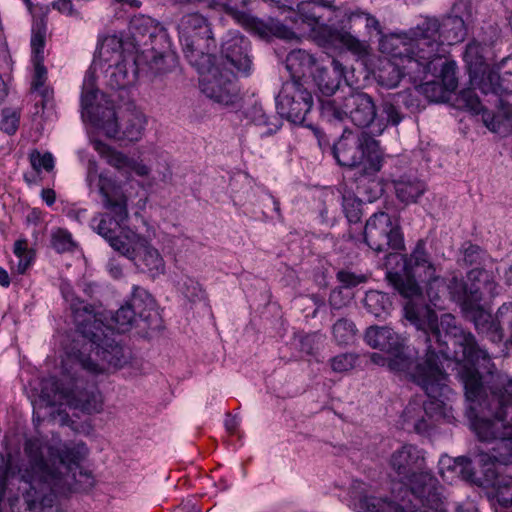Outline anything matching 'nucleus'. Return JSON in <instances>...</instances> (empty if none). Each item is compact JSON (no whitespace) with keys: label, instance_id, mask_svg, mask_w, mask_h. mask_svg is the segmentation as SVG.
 Here are the masks:
<instances>
[{"label":"nucleus","instance_id":"obj_1","mask_svg":"<svg viewBox=\"0 0 512 512\" xmlns=\"http://www.w3.org/2000/svg\"><path fill=\"white\" fill-rule=\"evenodd\" d=\"M415 327L418 332L416 354H423L417 359L406 352L405 338L389 327H369L365 341L372 348L393 355L388 361L390 370L404 373L430 398L423 405L409 403L403 412L404 422L412 425L415 432L423 434L433 426L434 414L441 413L442 401L438 398L447 389V375L440 358L449 357V345L454 346V357L466 361L465 365H479L489 371L492 364L488 352L478 345L475 336L459 327L451 314L442 315L440 325Z\"/></svg>","mask_w":512,"mask_h":512},{"label":"nucleus","instance_id":"obj_2","mask_svg":"<svg viewBox=\"0 0 512 512\" xmlns=\"http://www.w3.org/2000/svg\"><path fill=\"white\" fill-rule=\"evenodd\" d=\"M84 444L49 445L38 438L27 439L28 457L21 479L28 486L23 501L28 512H67L57 507V495L93 487L94 478L80 467L85 456Z\"/></svg>","mask_w":512,"mask_h":512},{"label":"nucleus","instance_id":"obj_3","mask_svg":"<svg viewBox=\"0 0 512 512\" xmlns=\"http://www.w3.org/2000/svg\"><path fill=\"white\" fill-rule=\"evenodd\" d=\"M484 369L491 376L484 387L479 365H463L459 377L469 402L467 416L471 427L481 441H495L491 453H480L477 462L485 467L502 471L512 462V379L504 375H492V369Z\"/></svg>","mask_w":512,"mask_h":512},{"label":"nucleus","instance_id":"obj_4","mask_svg":"<svg viewBox=\"0 0 512 512\" xmlns=\"http://www.w3.org/2000/svg\"><path fill=\"white\" fill-rule=\"evenodd\" d=\"M391 468L402 479L408 481L412 499H402L401 503L388 499L369 498L367 509L370 512H448L442 486L431 472L426 470L425 455L422 449L412 444L403 445L394 451L390 458Z\"/></svg>","mask_w":512,"mask_h":512},{"label":"nucleus","instance_id":"obj_5","mask_svg":"<svg viewBox=\"0 0 512 512\" xmlns=\"http://www.w3.org/2000/svg\"><path fill=\"white\" fill-rule=\"evenodd\" d=\"M70 308L79 333L87 342L81 349L67 353L65 362L71 369H82L98 375L108 368H119L125 362L123 348L104 330V323L95 306L79 298L72 300Z\"/></svg>","mask_w":512,"mask_h":512},{"label":"nucleus","instance_id":"obj_6","mask_svg":"<svg viewBox=\"0 0 512 512\" xmlns=\"http://www.w3.org/2000/svg\"><path fill=\"white\" fill-rule=\"evenodd\" d=\"M425 34L419 44H425L427 49H418L408 35L391 34L380 38L379 50L389 56L378 71L377 82L380 86L393 89L396 88L404 76H408L414 83L423 81L427 73L437 71V65L431 61V57L437 55V43Z\"/></svg>","mask_w":512,"mask_h":512},{"label":"nucleus","instance_id":"obj_7","mask_svg":"<svg viewBox=\"0 0 512 512\" xmlns=\"http://www.w3.org/2000/svg\"><path fill=\"white\" fill-rule=\"evenodd\" d=\"M402 272H388L387 278L401 296L406 299L404 316L414 326L440 325L436 312L424 302L420 283H427L436 273L425 250L419 241L409 257L403 259Z\"/></svg>","mask_w":512,"mask_h":512},{"label":"nucleus","instance_id":"obj_8","mask_svg":"<svg viewBox=\"0 0 512 512\" xmlns=\"http://www.w3.org/2000/svg\"><path fill=\"white\" fill-rule=\"evenodd\" d=\"M98 189L104 207L113 216L104 214L99 219L95 229L105 238L110 246L119 253H128V244L132 232L118 234L121 224L128 218L127 196L122 188L111 178L99 175Z\"/></svg>","mask_w":512,"mask_h":512},{"label":"nucleus","instance_id":"obj_9","mask_svg":"<svg viewBox=\"0 0 512 512\" xmlns=\"http://www.w3.org/2000/svg\"><path fill=\"white\" fill-rule=\"evenodd\" d=\"M65 378H49L42 382L41 396L51 406L66 404L84 413H97L102 409L100 393L92 388L80 389L76 376L78 369H71L68 362H63Z\"/></svg>","mask_w":512,"mask_h":512},{"label":"nucleus","instance_id":"obj_10","mask_svg":"<svg viewBox=\"0 0 512 512\" xmlns=\"http://www.w3.org/2000/svg\"><path fill=\"white\" fill-rule=\"evenodd\" d=\"M332 153L339 165L350 168L363 165L366 174H376L382 167L380 143L366 131L345 130L333 145Z\"/></svg>","mask_w":512,"mask_h":512},{"label":"nucleus","instance_id":"obj_11","mask_svg":"<svg viewBox=\"0 0 512 512\" xmlns=\"http://www.w3.org/2000/svg\"><path fill=\"white\" fill-rule=\"evenodd\" d=\"M178 30L189 63L196 69L210 64L216 49V40L208 20L199 13L187 14L181 18Z\"/></svg>","mask_w":512,"mask_h":512},{"label":"nucleus","instance_id":"obj_12","mask_svg":"<svg viewBox=\"0 0 512 512\" xmlns=\"http://www.w3.org/2000/svg\"><path fill=\"white\" fill-rule=\"evenodd\" d=\"M320 110L323 117L329 121L349 120L358 128H368L375 123L377 106L369 94L350 90L349 93L335 99L319 98Z\"/></svg>","mask_w":512,"mask_h":512},{"label":"nucleus","instance_id":"obj_13","mask_svg":"<svg viewBox=\"0 0 512 512\" xmlns=\"http://www.w3.org/2000/svg\"><path fill=\"white\" fill-rule=\"evenodd\" d=\"M427 36H432L433 40L437 43V55L431 57V61L435 64V60L439 59V56H445L447 53L444 45H453L463 41L466 30L465 24L461 17L449 16L445 18L442 23L436 18L426 17L416 27L410 29L408 35L412 38L415 47L418 49V53H422L421 48L427 49L425 44H419L420 39Z\"/></svg>","mask_w":512,"mask_h":512},{"label":"nucleus","instance_id":"obj_14","mask_svg":"<svg viewBox=\"0 0 512 512\" xmlns=\"http://www.w3.org/2000/svg\"><path fill=\"white\" fill-rule=\"evenodd\" d=\"M197 70L201 75L200 89L207 98L224 106L236 102L239 92L236 76L230 68L225 67V63L212 65L211 62Z\"/></svg>","mask_w":512,"mask_h":512},{"label":"nucleus","instance_id":"obj_15","mask_svg":"<svg viewBox=\"0 0 512 512\" xmlns=\"http://www.w3.org/2000/svg\"><path fill=\"white\" fill-rule=\"evenodd\" d=\"M364 239L367 245L376 252H387L389 249L400 250L404 247L403 236L397 223L383 211L374 213L366 222Z\"/></svg>","mask_w":512,"mask_h":512},{"label":"nucleus","instance_id":"obj_16","mask_svg":"<svg viewBox=\"0 0 512 512\" xmlns=\"http://www.w3.org/2000/svg\"><path fill=\"white\" fill-rule=\"evenodd\" d=\"M313 106V97L299 80L286 82L277 97V111L294 124H304Z\"/></svg>","mask_w":512,"mask_h":512},{"label":"nucleus","instance_id":"obj_17","mask_svg":"<svg viewBox=\"0 0 512 512\" xmlns=\"http://www.w3.org/2000/svg\"><path fill=\"white\" fill-rule=\"evenodd\" d=\"M335 11L336 17L341 18L345 34L365 40L368 46L373 37H384L379 20L372 14L357 7H338Z\"/></svg>","mask_w":512,"mask_h":512},{"label":"nucleus","instance_id":"obj_18","mask_svg":"<svg viewBox=\"0 0 512 512\" xmlns=\"http://www.w3.org/2000/svg\"><path fill=\"white\" fill-rule=\"evenodd\" d=\"M129 252L120 253L133 261L139 271L148 273L155 278L165 272V262L159 251L154 248L144 237L131 233Z\"/></svg>","mask_w":512,"mask_h":512},{"label":"nucleus","instance_id":"obj_19","mask_svg":"<svg viewBox=\"0 0 512 512\" xmlns=\"http://www.w3.org/2000/svg\"><path fill=\"white\" fill-rule=\"evenodd\" d=\"M97 91L88 85H84L81 95L82 116L97 128L103 130L107 137H116L119 133L118 117L112 107H94Z\"/></svg>","mask_w":512,"mask_h":512},{"label":"nucleus","instance_id":"obj_20","mask_svg":"<svg viewBox=\"0 0 512 512\" xmlns=\"http://www.w3.org/2000/svg\"><path fill=\"white\" fill-rule=\"evenodd\" d=\"M471 311H473V322L476 331L492 343H501L505 335L502 324H508L509 322V316L512 312V303L502 304L494 316L486 312L480 304Z\"/></svg>","mask_w":512,"mask_h":512},{"label":"nucleus","instance_id":"obj_21","mask_svg":"<svg viewBox=\"0 0 512 512\" xmlns=\"http://www.w3.org/2000/svg\"><path fill=\"white\" fill-rule=\"evenodd\" d=\"M315 39L322 45L336 46L342 45L351 53L358 56H365L368 54V45L365 40H360L356 37H351L345 34L343 24L340 23V28H335L330 25H317L312 29Z\"/></svg>","mask_w":512,"mask_h":512},{"label":"nucleus","instance_id":"obj_22","mask_svg":"<svg viewBox=\"0 0 512 512\" xmlns=\"http://www.w3.org/2000/svg\"><path fill=\"white\" fill-rule=\"evenodd\" d=\"M479 90L485 95L497 97L512 93V55L500 61L497 71H484L479 81Z\"/></svg>","mask_w":512,"mask_h":512},{"label":"nucleus","instance_id":"obj_23","mask_svg":"<svg viewBox=\"0 0 512 512\" xmlns=\"http://www.w3.org/2000/svg\"><path fill=\"white\" fill-rule=\"evenodd\" d=\"M93 147L106 160L107 164L117 169L127 179L130 178L132 172L140 177H146L150 173V168L142 161L130 158L100 140L94 141Z\"/></svg>","mask_w":512,"mask_h":512},{"label":"nucleus","instance_id":"obj_24","mask_svg":"<svg viewBox=\"0 0 512 512\" xmlns=\"http://www.w3.org/2000/svg\"><path fill=\"white\" fill-rule=\"evenodd\" d=\"M249 41L236 32L227 34L226 39L221 45V53L225 58V67L231 65L237 71L248 74L251 69L252 61L248 55Z\"/></svg>","mask_w":512,"mask_h":512},{"label":"nucleus","instance_id":"obj_25","mask_svg":"<svg viewBox=\"0 0 512 512\" xmlns=\"http://www.w3.org/2000/svg\"><path fill=\"white\" fill-rule=\"evenodd\" d=\"M458 102L475 114L482 113L485 126L492 132H501V127L504 126L505 122L512 116V107L509 105L504 107L503 114H492L487 111L481 104L474 89L468 88L462 90L458 96Z\"/></svg>","mask_w":512,"mask_h":512},{"label":"nucleus","instance_id":"obj_26","mask_svg":"<svg viewBox=\"0 0 512 512\" xmlns=\"http://www.w3.org/2000/svg\"><path fill=\"white\" fill-rule=\"evenodd\" d=\"M411 96L410 90H403L397 93L388 94L381 102L382 118L375 123V132L380 135L388 125L398 126L404 119L402 105L408 107V100Z\"/></svg>","mask_w":512,"mask_h":512},{"label":"nucleus","instance_id":"obj_27","mask_svg":"<svg viewBox=\"0 0 512 512\" xmlns=\"http://www.w3.org/2000/svg\"><path fill=\"white\" fill-rule=\"evenodd\" d=\"M311 73L322 96L330 99L329 97L338 90L344 77V67L339 61L332 59L329 66H317Z\"/></svg>","mask_w":512,"mask_h":512},{"label":"nucleus","instance_id":"obj_28","mask_svg":"<svg viewBox=\"0 0 512 512\" xmlns=\"http://www.w3.org/2000/svg\"><path fill=\"white\" fill-rule=\"evenodd\" d=\"M147 125L146 115L136 107H127L118 122L119 133L114 139H126L130 142L139 141L144 135Z\"/></svg>","mask_w":512,"mask_h":512},{"label":"nucleus","instance_id":"obj_29","mask_svg":"<svg viewBox=\"0 0 512 512\" xmlns=\"http://www.w3.org/2000/svg\"><path fill=\"white\" fill-rule=\"evenodd\" d=\"M237 23L243 26L246 30L257 34L262 38L274 35L279 38L291 40L296 37L292 30L280 22H275L274 20L264 22L263 20L254 17L249 13H246L243 17H241Z\"/></svg>","mask_w":512,"mask_h":512},{"label":"nucleus","instance_id":"obj_30","mask_svg":"<svg viewBox=\"0 0 512 512\" xmlns=\"http://www.w3.org/2000/svg\"><path fill=\"white\" fill-rule=\"evenodd\" d=\"M447 297L459 303L465 310L474 309L482 300V294L478 287L474 285L469 287L462 278L456 275L447 281Z\"/></svg>","mask_w":512,"mask_h":512},{"label":"nucleus","instance_id":"obj_31","mask_svg":"<svg viewBox=\"0 0 512 512\" xmlns=\"http://www.w3.org/2000/svg\"><path fill=\"white\" fill-rule=\"evenodd\" d=\"M128 304L135 311L138 320L144 323L143 328H150L157 322L159 315L155 308V301L144 288L134 286Z\"/></svg>","mask_w":512,"mask_h":512},{"label":"nucleus","instance_id":"obj_32","mask_svg":"<svg viewBox=\"0 0 512 512\" xmlns=\"http://www.w3.org/2000/svg\"><path fill=\"white\" fill-rule=\"evenodd\" d=\"M397 198L405 204L415 203L426 191L425 183L414 175H403L393 181Z\"/></svg>","mask_w":512,"mask_h":512},{"label":"nucleus","instance_id":"obj_33","mask_svg":"<svg viewBox=\"0 0 512 512\" xmlns=\"http://www.w3.org/2000/svg\"><path fill=\"white\" fill-rule=\"evenodd\" d=\"M503 472L495 467L485 469V486L492 487L496 491V497L501 505H512V478L503 476Z\"/></svg>","mask_w":512,"mask_h":512},{"label":"nucleus","instance_id":"obj_34","mask_svg":"<svg viewBox=\"0 0 512 512\" xmlns=\"http://www.w3.org/2000/svg\"><path fill=\"white\" fill-rule=\"evenodd\" d=\"M483 47L477 42H471L467 45L464 52V61L467 64L471 84L479 89V81L484 71L492 70L486 63L482 55Z\"/></svg>","mask_w":512,"mask_h":512},{"label":"nucleus","instance_id":"obj_35","mask_svg":"<svg viewBox=\"0 0 512 512\" xmlns=\"http://www.w3.org/2000/svg\"><path fill=\"white\" fill-rule=\"evenodd\" d=\"M137 74L136 59L134 57L124 58L112 68L109 84L112 88L124 89L136 81Z\"/></svg>","mask_w":512,"mask_h":512},{"label":"nucleus","instance_id":"obj_36","mask_svg":"<svg viewBox=\"0 0 512 512\" xmlns=\"http://www.w3.org/2000/svg\"><path fill=\"white\" fill-rule=\"evenodd\" d=\"M316 59L305 50H293L286 58V68L289 70L292 80L302 82V77L310 72L315 65Z\"/></svg>","mask_w":512,"mask_h":512},{"label":"nucleus","instance_id":"obj_37","mask_svg":"<svg viewBox=\"0 0 512 512\" xmlns=\"http://www.w3.org/2000/svg\"><path fill=\"white\" fill-rule=\"evenodd\" d=\"M112 325H104V330L109 335H113V330L119 333L129 331L133 325H139L140 321L135 315V311L130 307L128 302L122 305L114 314L111 315Z\"/></svg>","mask_w":512,"mask_h":512},{"label":"nucleus","instance_id":"obj_38","mask_svg":"<svg viewBox=\"0 0 512 512\" xmlns=\"http://www.w3.org/2000/svg\"><path fill=\"white\" fill-rule=\"evenodd\" d=\"M319 8L320 7L313 0L302 1L297 4V10L292 11L290 19L294 23L300 21L312 30L319 24V20L321 19V15L317 12Z\"/></svg>","mask_w":512,"mask_h":512},{"label":"nucleus","instance_id":"obj_39","mask_svg":"<svg viewBox=\"0 0 512 512\" xmlns=\"http://www.w3.org/2000/svg\"><path fill=\"white\" fill-rule=\"evenodd\" d=\"M483 464V478L477 477L472 460L466 456H459L454 459L452 470L457 473L461 478L467 482L476 484L478 486H485V462Z\"/></svg>","mask_w":512,"mask_h":512},{"label":"nucleus","instance_id":"obj_40","mask_svg":"<svg viewBox=\"0 0 512 512\" xmlns=\"http://www.w3.org/2000/svg\"><path fill=\"white\" fill-rule=\"evenodd\" d=\"M364 305L369 313L376 317H382L391 304L386 294L378 291H370L366 293Z\"/></svg>","mask_w":512,"mask_h":512},{"label":"nucleus","instance_id":"obj_41","mask_svg":"<svg viewBox=\"0 0 512 512\" xmlns=\"http://www.w3.org/2000/svg\"><path fill=\"white\" fill-rule=\"evenodd\" d=\"M13 252L19 259L16 272L18 274H25L34 262V251L28 247V242L26 239H19L14 243Z\"/></svg>","mask_w":512,"mask_h":512},{"label":"nucleus","instance_id":"obj_42","mask_svg":"<svg viewBox=\"0 0 512 512\" xmlns=\"http://www.w3.org/2000/svg\"><path fill=\"white\" fill-rule=\"evenodd\" d=\"M426 293L430 302L439 306V302L447 298V281L436 273L426 283Z\"/></svg>","mask_w":512,"mask_h":512},{"label":"nucleus","instance_id":"obj_43","mask_svg":"<svg viewBox=\"0 0 512 512\" xmlns=\"http://www.w3.org/2000/svg\"><path fill=\"white\" fill-rule=\"evenodd\" d=\"M444 56H439V59L435 60L437 65V71L429 72L428 74L439 76L447 91H454L457 88V79L455 78L454 63L443 60Z\"/></svg>","mask_w":512,"mask_h":512},{"label":"nucleus","instance_id":"obj_44","mask_svg":"<svg viewBox=\"0 0 512 512\" xmlns=\"http://www.w3.org/2000/svg\"><path fill=\"white\" fill-rule=\"evenodd\" d=\"M362 201L351 192H344L342 195V207L346 218L351 223H357L361 219Z\"/></svg>","mask_w":512,"mask_h":512},{"label":"nucleus","instance_id":"obj_45","mask_svg":"<svg viewBox=\"0 0 512 512\" xmlns=\"http://www.w3.org/2000/svg\"><path fill=\"white\" fill-rule=\"evenodd\" d=\"M46 37V24L43 20L37 21L32 27L31 49L32 59H38V56H44Z\"/></svg>","mask_w":512,"mask_h":512},{"label":"nucleus","instance_id":"obj_46","mask_svg":"<svg viewBox=\"0 0 512 512\" xmlns=\"http://www.w3.org/2000/svg\"><path fill=\"white\" fill-rule=\"evenodd\" d=\"M356 328L352 321L339 319L333 325V336L339 344L348 343L355 335Z\"/></svg>","mask_w":512,"mask_h":512},{"label":"nucleus","instance_id":"obj_47","mask_svg":"<svg viewBox=\"0 0 512 512\" xmlns=\"http://www.w3.org/2000/svg\"><path fill=\"white\" fill-rule=\"evenodd\" d=\"M51 244L58 253L71 251L74 247L72 235L65 229H57L52 233Z\"/></svg>","mask_w":512,"mask_h":512},{"label":"nucleus","instance_id":"obj_48","mask_svg":"<svg viewBox=\"0 0 512 512\" xmlns=\"http://www.w3.org/2000/svg\"><path fill=\"white\" fill-rule=\"evenodd\" d=\"M250 3V0H224L218 5L224 12L231 16L236 22L243 17L247 12L243 9Z\"/></svg>","mask_w":512,"mask_h":512},{"label":"nucleus","instance_id":"obj_49","mask_svg":"<svg viewBox=\"0 0 512 512\" xmlns=\"http://www.w3.org/2000/svg\"><path fill=\"white\" fill-rule=\"evenodd\" d=\"M30 163L36 172H40L41 169L50 172L54 168V158L51 153L41 154L38 151H34L30 155Z\"/></svg>","mask_w":512,"mask_h":512},{"label":"nucleus","instance_id":"obj_50","mask_svg":"<svg viewBox=\"0 0 512 512\" xmlns=\"http://www.w3.org/2000/svg\"><path fill=\"white\" fill-rule=\"evenodd\" d=\"M19 118L20 115L17 111L12 109H4L2 112L0 129L9 135L14 134L19 126Z\"/></svg>","mask_w":512,"mask_h":512},{"label":"nucleus","instance_id":"obj_51","mask_svg":"<svg viewBox=\"0 0 512 512\" xmlns=\"http://www.w3.org/2000/svg\"><path fill=\"white\" fill-rule=\"evenodd\" d=\"M34 64V75L32 80V88L39 91L44 87L47 80V69L44 66V56H38V59H32Z\"/></svg>","mask_w":512,"mask_h":512},{"label":"nucleus","instance_id":"obj_52","mask_svg":"<svg viewBox=\"0 0 512 512\" xmlns=\"http://www.w3.org/2000/svg\"><path fill=\"white\" fill-rule=\"evenodd\" d=\"M357 360V356L352 353L339 354L331 359V367L335 372H346L352 369Z\"/></svg>","mask_w":512,"mask_h":512},{"label":"nucleus","instance_id":"obj_53","mask_svg":"<svg viewBox=\"0 0 512 512\" xmlns=\"http://www.w3.org/2000/svg\"><path fill=\"white\" fill-rule=\"evenodd\" d=\"M339 282H341L344 287L351 288L355 287L358 284L364 283L367 281V277L363 274H356L354 272L348 270H340L336 275Z\"/></svg>","mask_w":512,"mask_h":512},{"label":"nucleus","instance_id":"obj_54","mask_svg":"<svg viewBox=\"0 0 512 512\" xmlns=\"http://www.w3.org/2000/svg\"><path fill=\"white\" fill-rule=\"evenodd\" d=\"M320 336L317 334H307L300 339V350L308 355L314 354L317 349Z\"/></svg>","mask_w":512,"mask_h":512},{"label":"nucleus","instance_id":"obj_55","mask_svg":"<svg viewBox=\"0 0 512 512\" xmlns=\"http://www.w3.org/2000/svg\"><path fill=\"white\" fill-rule=\"evenodd\" d=\"M482 250L478 245L469 244L464 249L463 261L467 265L477 264L481 259Z\"/></svg>","mask_w":512,"mask_h":512},{"label":"nucleus","instance_id":"obj_56","mask_svg":"<svg viewBox=\"0 0 512 512\" xmlns=\"http://www.w3.org/2000/svg\"><path fill=\"white\" fill-rule=\"evenodd\" d=\"M201 292L202 289L198 282H195L192 279H187V281H185L183 293L189 300L194 301L196 298H199Z\"/></svg>","mask_w":512,"mask_h":512},{"label":"nucleus","instance_id":"obj_57","mask_svg":"<svg viewBox=\"0 0 512 512\" xmlns=\"http://www.w3.org/2000/svg\"><path fill=\"white\" fill-rule=\"evenodd\" d=\"M53 8L57 9L60 13L66 14L68 16H73L77 14L71 0H58L53 3Z\"/></svg>","mask_w":512,"mask_h":512},{"label":"nucleus","instance_id":"obj_58","mask_svg":"<svg viewBox=\"0 0 512 512\" xmlns=\"http://www.w3.org/2000/svg\"><path fill=\"white\" fill-rule=\"evenodd\" d=\"M329 304L333 309L341 308L344 303L342 301V291L341 290H333L329 296Z\"/></svg>","mask_w":512,"mask_h":512},{"label":"nucleus","instance_id":"obj_59","mask_svg":"<svg viewBox=\"0 0 512 512\" xmlns=\"http://www.w3.org/2000/svg\"><path fill=\"white\" fill-rule=\"evenodd\" d=\"M41 197L48 206H52L56 201L55 191L50 188L43 189L41 192Z\"/></svg>","mask_w":512,"mask_h":512},{"label":"nucleus","instance_id":"obj_60","mask_svg":"<svg viewBox=\"0 0 512 512\" xmlns=\"http://www.w3.org/2000/svg\"><path fill=\"white\" fill-rule=\"evenodd\" d=\"M10 282L11 281L8 272L4 268L0 267V285L7 288L9 287Z\"/></svg>","mask_w":512,"mask_h":512},{"label":"nucleus","instance_id":"obj_61","mask_svg":"<svg viewBox=\"0 0 512 512\" xmlns=\"http://www.w3.org/2000/svg\"><path fill=\"white\" fill-rule=\"evenodd\" d=\"M483 276L487 277L488 274L485 270H482V269H473L469 272V278H471V279H476V278H480Z\"/></svg>","mask_w":512,"mask_h":512},{"label":"nucleus","instance_id":"obj_62","mask_svg":"<svg viewBox=\"0 0 512 512\" xmlns=\"http://www.w3.org/2000/svg\"><path fill=\"white\" fill-rule=\"evenodd\" d=\"M371 361L376 363V364H380V365H384L386 362L388 363L389 359H385L382 355H380L379 353H373L371 355Z\"/></svg>","mask_w":512,"mask_h":512},{"label":"nucleus","instance_id":"obj_63","mask_svg":"<svg viewBox=\"0 0 512 512\" xmlns=\"http://www.w3.org/2000/svg\"><path fill=\"white\" fill-rule=\"evenodd\" d=\"M272 200H273V205H274V210L276 212H279L280 211V203L277 199L273 198L272 197Z\"/></svg>","mask_w":512,"mask_h":512},{"label":"nucleus","instance_id":"obj_64","mask_svg":"<svg viewBox=\"0 0 512 512\" xmlns=\"http://www.w3.org/2000/svg\"><path fill=\"white\" fill-rule=\"evenodd\" d=\"M3 95H4V81L0 77V98L3 97Z\"/></svg>","mask_w":512,"mask_h":512}]
</instances>
